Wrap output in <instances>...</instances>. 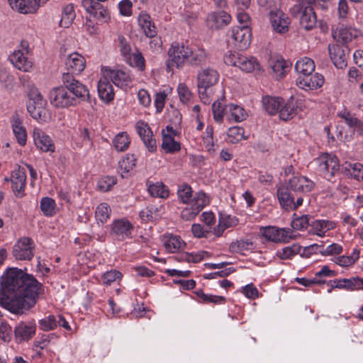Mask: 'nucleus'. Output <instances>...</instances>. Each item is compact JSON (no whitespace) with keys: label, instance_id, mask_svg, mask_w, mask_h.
<instances>
[{"label":"nucleus","instance_id":"nucleus-31","mask_svg":"<svg viewBox=\"0 0 363 363\" xmlns=\"http://www.w3.org/2000/svg\"><path fill=\"white\" fill-rule=\"evenodd\" d=\"M270 65L277 79H281L284 77L291 66L289 62H286L281 57L277 58L274 60H272Z\"/></svg>","mask_w":363,"mask_h":363},{"label":"nucleus","instance_id":"nucleus-50","mask_svg":"<svg viewBox=\"0 0 363 363\" xmlns=\"http://www.w3.org/2000/svg\"><path fill=\"white\" fill-rule=\"evenodd\" d=\"M345 285V290L355 291L363 289V279L357 277H352L350 279H342V281Z\"/></svg>","mask_w":363,"mask_h":363},{"label":"nucleus","instance_id":"nucleus-25","mask_svg":"<svg viewBox=\"0 0 363 363\" xmlns=\"http://www.w3.org/2000/svg\"><path fill=\"white\" fill-rule=\"evenodd\" d=\"M138 24L143 29L145 35L148 38H154L157 35L155 24L151 21L150 16L146 12H141L138 18Z\"/></svg>","mask_w":363,"mask_h":363},{"label":"nucleus","instance_id":"nucleus-41","mask_svg":"<svg viewBox=\"0 0 363 363\" xmlns=\"http://www.w3.org/2000/svg\"><path fill=\"white\" fill-rule=\"evenodd\" d=\"M75 12L72 4H68L64 7L60 26L64 28H68L73 22L75 18Z\"/></svg>","mask_w":363,"mask_h":363},{"label":"nucleus","instance_id":"nucleus-60","mask_svg":"<svg viewBox=\"0 0 363 363\" xmlns=\"http://www.w3.org/2000/svg\"><path fill=\"white\" fill-rule=\"evenodd\" d=\"M199 213V209L196 208L193 205L186 207L181 212V218L185 220H193Z\"/></svg>","mask_w":363,"mask_h":363},{"label":"nucleus","instance_id":"nucleus-38","mask_svg":"<svg viewBox=\"0 0 363 363\" xmlns=\"http://www.w3.org/2000/svg\"><path fill=\"white\" fill-rule=\"evenodd\" d=\"M148 191L153 197L166 199L169 196L168 188L162 182H156L148 186Z\"/></svg>","mask_w":363,"mask_h":363},{"label":"nucleus","instance_id":"nucleus-15","mask_svg":"<svg viewBox=\"0 0 363 363\" xmlns=\"http://www.w3.org/2000/svg\"><path fill=\"white\" fill-rule=\"evenodd\" d=\"M33 138L35 147L42 152L52 153L55 146L52 138L43 130L35 128L33 130Z\"/></svg>","mask_w":363,"mask_h":363},{"label":"nucleus","instance_id":"nucleus-40","mask_svg":"<svg viewBox=\"0 0 363 363\" xmlns=\"http://www.w3.org/2000/svg\"><path fill=\"white\" fill-rule=\"evenodd\" d=\"M284 230L269 226L264 229L263 236L268 240L280 242L284 238Z\"/></svg>","mask_w":363,"mask_h":363},{"label":"nucleus","instance_id":"nucleus-54","mask_svg":"<svg viewBox=\"0 0 363 363\" xmlns=\"http://www.w3.org/2000/svg\"><path fill=\"white\" fill-rule=\"evenodd\" d=\"M116 182L117 179L115 177H104L99 180L98 187L102 191H108L116 184Z\"/></svg>","mask_w":363,"mask_h":363},{"label":"nucleus","instance_id":"nucleus-64","mask_svg":"<svg viewBox=\"0 0 363 363\" xmlns=\"http://www.w3.org/2000/svg\"><path fill=\"white\" fill-rule=\"evenodd\" d=\"M198 91L202 103L204 104H209L212 100L211 88H198Z\"/></svg>","mask_w":363,"mask_h":363},{"label":"nucleus","instance_id":"nucleus-17","mask_svg":"<svg viewBox=\"0 0 363 363\" xmlns=\"http://www.w3.org/2000/svg\"><path fill=\"white\" fill-rule=\"evenodd\" d=\"M196 79L198 88H211L218 83L219 74L216 69L207 67L198 72Z\"/></svg>","mask_w":363,"mask_h":363},{"label":"nucleus","instance_id":"nucleus-14","mask_svg":"<svg viewBox=\"0 0 363 363\" xmlns=\"http://www.w3.org/2000/svg\"><path fill=\"white\" fill-rule=\"evenodd\" d=\"M135 128L148 151L150 152H155L157 150L156 140L153 138V133L148 124L143 121H139L135 125Z\"/></svg>","mask_w":363,"mask_h":363},{"label":"nucleus","instance_id":"nucleus-63","mask_svg":"<svg viewBox=\"0 0 363 363\" xmlns=\"http://www.w3.org/2000/svg\"><path fill=\"white\" fill-rule=\"evenodd\" d=\"M202 301L206 303L222 304L225 302V298L221 296L202 294Z\"/></svg>","mask_w":363,"mask_h":363},{"label":"nucleus","instance_id":"nucleus-39","mask_svg":"<svg viewBox=\"0 0 363 363\" xmlns=\"http://www.w3.org/2000/svg\"><path fill=\"white\" fill-rule=\"evenodd\" d=\"M21 123L18 118L13 121L12 127L13 131L15 135V137L17 140V142L19 145L23 146L26 143L27 140V134L26 128L22 126Z\"/></svg>","mask_w":363,"mask_h":363},{"label":"nucleus","instance_id":"nucleus-62","mask_svg":"<svg viewBox=\"0 0 363 363\" xmlns=\"http://www.w3.org/2000/svg\"><path fill=\"white\" fill-rule=\"evenodd\" d=\"M342 251V247L337 243H333L328 246L325 249L320 250L323 255H338Z\"/></svg>","mask_w":363,"mask_h":363},{"label":"nucleus","instance_id":"nucleus-46","mask_svg":"<svg viewBox=\"0 0 363 363\" xmlns=\"http://www.w3.org/2000/svg\"><path fill=\"white\" fill-rule=\"evenodd\" d=\"M136 165V158L133 155H128L119 162V167L122 170L121 177H125L124 173L130 172Z\"/></svg>","mask_w":363,"mask_h":363},{"label":"nucleus","instance_id":"nucleus-53","mask_svg":"<svg viewBox=\"0 0 363 363\" xmlns=\"http://www.w3.org/2000/svg\"><path fill=\"white\" fill-rule=\"evenodd\" d=\"M177 90L179 100L182 103L186 104L191 100L192 94L189 87L185 84H179Z\"/></svg>","mask_w":363,"mask_h":363},{"label":"nucleus","instance_id":"nucleus-58","mask_svg":"<svg viewBox=\"0 0 363 363\" xmlns=\"http://www.w3.org/2000/svg\"><path fill=\"white\" fill-rule=\"evenodd\" d=\"M208 203V199L203 192L196 194L193 199V205L196 208L199 209V212Z\"/></svg>","mask_w":363,"mask_h":363},{"label":"nucleus","instance_id":"nucleus-56","mask_svg":"<svg viewBox=\"0 0 363 363\" xmlns=\"http://www.w3.org/2000/svg\"><path fill=\"white\" fill-rule=\"evenodd\" d=\"M40 328L43 330H51L57 326V320L52 315L42 319L39 322Z\"/></svg>","mask_w":363,"mask_h":363},{"label":"nucleus","instance_id":"nucleus-61","mask_svg":"<svg viewBox=\"0 0 363 363\" xmlns=\"http://www.w3.org/2000/svg\"><path fill=\"white\" fill-rule=\"evenodd\" d=\"M241 55L238 52H229L224 55L223 61L227 65L238 67Z\"/></svg>","mask_w":363,"mask_h":363},{"label":"nucleus","instance_id":"nucleus-51","mask_svg":"<svg viewBox=\"0 0 363 363\" xmlns=\"http://www.w3.org/2000/svg\"><path fill=\"white\" fill-rule=\"evenodd\" d=\"M111 211L110 206L107 203H100L95 212L96 219L101 223L106 222L110 216Z\"/></svg>","mask_w":363,"mask_h":363},{"label":"nucleus","instance_id":"nucleus-47","mask_svg":"<svg viewBox=\"0 0 363 363\" xmlns=\"http://www.w3.org/2000/svg\"><path fill=\"white\" fill-rule=\"evenodd\" d=\"M56 203L54 199L44 197L40 201V209L45 216H52L55 213Z\"/></svg>","mask_w":363,"mask_h":363},{"label":"nucleus","instance_id":"nucleus-26","mask_svg":"<svg viewBox=\"0 0 363 363\" xmlns=\"http://www.w3.org/2000/svg\"><path fill=\"white\" fill-rule=\"evenodd\" d=\"M98 93L101 100L108 103L114 98L113 89L108 79L104 77L98 83Z\"/></svg>","mask_w":363,"mask_h":363},{"label":"nucleus","instance_id":"nucleus-33","mask_svg":"<svg viewBox=\"0 0 363 363\" xmlns=\"http://www.w3.org/2000/svg\"><path fill=\"white\" fill-rule=\"evenodd\" d=\"M259 67L258 61L254 57L241 55L240 61H238V67L245 72H252L255 69H259Z\"/></svg>","mask_w":363,"mask_h":363},{"label":"nucleus","instance_id":"nucleus-52","mask_svg":"<svg viewBox=\"0 0 363 363\" xmlns=\"http://www.w3.org/2000/svg\"><path fill=\"white\" fill-rule=\"evenodd\" d=\"M312 220L313 218L307 215L301 216L292 220L291 226L296 230L306 229L309 225H311Z\"/></svg>","mask_w":363,"mask_h":363},{"label":"nucleus","instance_id":"nucleus-1","mask_svg":"<svg viewBox=\"0 0 363 363\" xmlns=\"http://www.w3.org/2000/svg\"><path fill=\"white\" fill-rule=\"evenodd\" d=\"M43 291L42 284L16 267L8 269L0 279V305L14 314L33 308Z\"/></svg>","mask_w":363,"mask_h":363},{"label":"nucleus","instance_id":"nucleus-59","mask_svg":"<svg viewBox=\"0 0 363 363\" xmlns=\"http://www.w3.org/2000/svg\"><path fill=\"white\" fill-rule=\"evenodd\" d=\"M11 337V328L4 321H0V340L3 342H9Z\"/></svg>","mask_w":363,"mask_h":363},{"label":"nucleus","instance_id":"nucleus-22","mask_svg":"<svg viewBox=\"0 0 363 363\" xmlns=\"http://www.w3.org/2000/svg\"><path fill=\"white\" fill-rule=\"evenodd\" d=\"M9 60L16 68L23 72H29L33 67V62L22 50H15L9 55Z\"/></svg>","mask_w":363,"mask_h":363},{"label":"nucleus","instance_id":"nucleus-34","mask_svg":"<svg viewBox=\"0 0 363 363\" xmlns=\"http://www.w3.org/2000/svg\"><path fill=\"white\" fill-rule=\"evenodd\" d=\"M228 119L239 123L246 119L247 113L241 106L235 104L228 105Z\"/></svg>","mask_w":363,"mask_h":363},{"label":"nucleus","instance_id":"nucleus-32","mask_svg":"<svg viewBox=\"0 0 363 363\" xmlns=\"http://www.w3.org/2000/svg\"><path fill=\"white\" fill-rule=\"evenodd\" d=\"M295 69L301 76L312 74L315 70L314 61L309 57H303L296 62Z\"/></svg>","mask_w":363,"mask_h":363},{"label":"nucleus","instance_id":"nucleus-19","mask_svg":"<svg viewBox=\"0 0 363 363\" xmlns=\"http://www.w3.org/2000/svg\"><path fill=\"white\" fill-rule=\"evenodd\" d=\"M361 35V31L352 27H342L333 31V37L338 43H342V46L352 42L353 39L358 38Z\"/></svg>","mask_w":363,"mask_h":363},{"label":"nucleus","instance_id":"nucleus-21","mask_svg":"<svg viewBox=\"0 0 363 363\" xmlns=\"http://www.w3.org/2000/svg\"><path fill=\"white\" fill-rule=\"evenodd\" d=\"M85 65L84 57L77 52L69 55L65 61L67 72L73 75L79 74L84 69Z\"/></svg>","mask_w":363,"mask_h":363},{"label":"nucleus","instance_id":"nucleus-11","mask_svg":"<svg viewBox=\"0 0 363 363\" xmlns=\"http://www.w3.org/2000/svg\"><path fill=\"white\" fill-rule=\"evenodd\" d=\"M328 51L330 59L337 69H344L347 65V59L350 50L347 46L339 44L328 45Z\"/></svg>","mask_w":363,"mask_h":363},{"label":"nucleus","instance_id":"nucleus-2","mask_svg":"<svg viewBox=\"0 0 363 363\" xmlns=\"http://www.w3.org/2000/svg\"><path fill=\"white\" fill-rule=\"evenodd\" d=\"M168 60L166 62V69L168 72L173 67L182 69L185 64L193 67H200L208 61V53L203 48L192 49L184 44L174 43L169 48Z\"/></svg>","mask_w":363,"mask_h":363},{"label":"nucleus","instance_id":"nucleus-36","mask_svg":"<svg viewBox=\"0 0 363 363\" xmlns=\"http://www.w3.org/2000/svg\"><path fill=\"white\" fill-rule=\"evenodd\" d=\"M208 18L209 21L213 22L216 28L228 25L231 20L230 15L224 11L213 13Z\"/></svg>","mask_w":363,"mask_h":363},{"label":"nucleus","instance_id":"nucleus-55","mask_svg":"<svg viewBox=\"0 0 363 363\" xmlns=\"http://www.w3.org/2000/svg\"><path fill=\"white\" fill-rule=\"evenodd\" d=\"M164 247L169 252H175L182 246L179 237L171 236L164 241Z\"/></svg>","mask_w":363,"mask_h":363},{"label":"nucleus","instance_id":"nucleus-3","mask_svg":"<svg viewBox=\"0 0 363 363\" xmlns=\"http://www.w3.org/2000/svg\"><path fill=\"white\" fill-rule=\"evenodd\" d=\"M313 4H315V0H302L291 9L294 16L301 14L300 23L306 30L313 28L317 23Z\"/></svg>","mask_w":363,"mask_h":363},{"label":"nucleus","instance_id":"nucleus-6","mask_svg":"<svg viewBox=\"0 0 363 363\" xmlns=\"http://www.w3.org/2000/svg\"><path fill=\"white\" fill-rule=\"evenodd\" d=\"M51 104L59 108L74 106L78 102L62 85L52 88L49 94Z\"/></svg>","mask_w":363,"mask_h":363},{"label":"nucleus","instance_id":"nucleus-23","mask_svg":"<svg viewBox=\"0 0 363 363\" xmlns=\"http://www.w3.org/2000/svg\"><path fill=\"white\" fill-rule=\"evenodd\" d=\"M12 184L11 188L16 196L21 197L24 191L26 182V175L25 171L18 168L15 170L11 177Z\"/></svg>","mask_w":363,"mask_h":363},{"label":"nucleus","instance_id":"nucleus-37","mask_svg":"<svg viewBox=\"0 0 363 363\" xmlns=\"http://www.w3.org/2000/svg\"><path fill=\"white\" fill-rule=\"evenodd\" d=\"M130 143V139L125 132H121L117 134L113 140V145L117 151H125Z\"/></svg>","mask_w":363,"mask_h":363},{"label":"nucleus","instance_id":"nucleus-48","mask_svg":"<svg viewBox=\"0 0 363 363\" xmlns=\"http://www.w3.org/2000/svg\"><path fill=\"white\" fill-rule=\"evenodd\" d=\"M192 193L191 187L186 183L179 185L178 187V197L184 203H187L191 201Z\"/></svg>","mask_w":363,"mask_h":363},{"label":"nucleus","instance_id":"nucleus-45","mask_svg":"<svg viewBox=\"0 0 363 363\" xmlns=\"http://www.w3.org/2000/svg\"><path fill=\"white\" fill-rule=\"evenodd\" d=\"M228 105L223 106V103L218 99L212 104V111L214 120L218 123H221L223 119L224 113H228Z\"/></svg>","mask_w":363,"mask_h":363},{"label":"nucleus","instance_id":"nucleus-10","mask_svg":"<svg viewBox=\"0 0 363 363\" xmlns=\"http://www.w3.org/2000/svg\"><path fill=\"white\" fill-rule=\"evenodd\" d=\"M35 244L33 240L23 237L13 247L12 255L18 260H30L34 257Z\"/></svg>","mask_w":363,"mask_h":363},{"label":"nucleus","instance_id":"nucleus-13","mask_svg":"<svg viewBox=\"0 0 363 363\" xmlns=\"http://www.w3.org/2000/svg\"><path fill=\"white\" fill-rule=\"evenodd\" d=\"M104 76L117 86L125 89L131 84L130 75L121 69H114L110 67L102 68Z\"/></svg>","mask_w":363,"mask_h":363},{"label":"nucleus","instance_id":"nucleus-30","mask_svg":"<svg viewBox=\"0 0 363 363\" xmlns=\"http://www.w3.org/2000/svg\"><path fill=\"white\" fill-rule=\"evenodd\" d=\"M162 148L166 153H174L181 150V145L179 142L174 140V138L169 134H165L164 130L162 132Z\"/></svg>","mask_w":363,"mask_h":363},{"label":"nucleus","instance_id":"nucleus-42","mask_svg":"<svg viewBox=\"0 0 363 363\" xmlns=\"http://www.w3.org/2000/svg\"><path fill=\"white\" fill-rule=\"evenodd\" d=\"M301 247L299 245L293 244L291 246L278 250L277 256L281 259H289L300 253Z\"/></svg>","mask_w":363,"mask_h":363},{"label":"nucleus","instance_id":"nucleus-4","mask_svg":"<svg viewBox=\"0 0 363 363\" xmlns=\"http://www.w3.org/2000/svg\"><path fill=\"white\" fill-rule=\"evenodd\" d=\"M62 86L78 103L79 101L89 100V89L72 74L64 72L62 75Z\"/></svg>","mask_w":363,"mask_h":363},{"label":"nucleus","instance_id":"nucleus-8","mask_svg":"<svg viewBox=\"0 0 363 363\" xmlns=\"http://www.w3.org/2000/svg\"><path fill=\"white\" fill-rule=\"evenodd\" d=\"M315 162L318 164V171L328 180H330L340 170L339 160L335 155L324 154L318 158Z\"/></svg>","mask_w":363,"mask_h":363},{"label":"nucleus","instance_id":"nucleus-57","mask_svg":"<svg viewBox=\"0 0 363 363\" xmlns=\"http://www.w3.org/2000/svg\"><path fill=\"white\" fill-rule=\"evenodd\" d=\"M122 274L118 270H111L106 272L102 276V281L104 284L111 285V283L116 281L118 279H121Z\"/></svg>","mask_w":363,"mask_h":363},{"label":"nucleus","instance_id":"nucleus-12","mask_svg":"<svg viewBox=\"0 0 363 363\" xmlns=\"http://www.w3.org/2000/svg\"><path fill=\"white\" fill-rule=\"evenodd\" d=\"M133 225L126 218L115 220L111 225V233L118 240H125L132 238Z\"/></svg>","mask_w":363,"mask_h":363},{"label":"nucleus","instance_id":"nucleus-43","mask_svg":"<svg viewBox=\"0 0 363 363\" xmlns=\"http://www.w3.org/2000/svg\"><path fill=\"white\" fill-rule=\"evenodd\" d=\"M28 111L31 117L38 121H45L46 118L45 105H27Z\"/></svg>","mask_w":363,"mask_h":363},{"label":"nucleus","instance_id":"nucleus-5","mask_svg":"<svg viewBox=\"0 0 363 363\" xmlns=\"http://www.w3.org/2000/svg\"><path fill=\"white\" fill-rule=\"evenodd\" d=\"M277 196L281 208L287 211L296 210L303 202V195L295 196L284 184L277 189Z\"/></svg>","mask_w":363,"mask_h":363},{"label":"nucleus","instance_id":"nucleus-28","mask_svg":"<svg viewBox=\"0 0 363 363\" xmlns=\"http://www.w3.org/2000/svg\"><path fill=\"white\" fill-rule=\"evenodd\" d=\"M311 231L318 236H323L325 233L335 228V223L326 220H312L311 223Z\"/></svg>","mask_w":363,"mask_h":363},{"label":"nucleus","instance_id":"nucleus-24","mask_svg":"<svg viewBox=\"0 0 363 363\" xmlns=\"http://www.w3.org/2000/svg\"><path fill=\"white\" fill-rule=\"evenodd\" d=\"M13 9L21 13H32L37 11L40 4L37 0H8Z\"/></svg>","mask_w":363,"mask_h":363},{"label":"nucleus","instance_id":"nucleus-16","mask_svg":"<svg viewBox=\"0 0 363 363\" xmlns=\"http://www.w3.org/2000/svg\"><path fill=\"white\" fill-rule=\"evenodd\" d=\"M324 77L319 73L309 74L299 76L296 84L300 88L306 91L315 90L320 88L324 84Z\"/></svg>","mask_w":363,"mask_h":363},{"label":"nucleus","instance_id":"nucleus-9","mask_svg":"<svg viewBox=\"0 0 363 363\" xmlns=\"http://www.w3.org/2000/svg\"><path fill=\"white\" fill-rule=\"evenodd\" d=\"M296 195H303V199L308 198L307 194L315 187V183L304 176H293L284 184Z\"/></svg>","mask_w":363,"mask_h":363},{"label":"nucleus","instance_id":"nucleus-18","mask_svg":"<svg viewBox=\"0 0 363 363\" xmlns=\"http://www.w3.org/2000/svg\"><path fill=\"white\" fill-rule=\"evenodd\" d=\"M269 18L272 26L275 31L284 33L288 31L291 23L290 18L281 10L271 11Z\"/></svg>","mask_w":363,"mask_h":363},{"label":"nucleus","instance_id":"nucleus-49","mask_svg":"<svg viewBox=\"0 0 363 363\" xmlns=\"http://www.w3.org/2000/svg\"><path fill=\"white\" fill-rule=\"evenodd\" d=\"M359 257V250L354 249L350 256H340L337 258L336 263L342 267H349L353 264Z\"/></svg>","mask_w":363,"mask_h":363},{"label":"nucleus","instance_id":"nucleus-20","mask_svg":"<svg viewBox=\"0 0 363 363\" xmlns=\"http://www.w3.org/2000/svg\"><path fill=\"white\" fill-rule=\"evenodd\" d=\"M36 325L33 322H21L14 330L15 338L18 342L28 341L35 333Z\"/></svg>","mask_w":363,"mask_h":363},{"label":"nucleus","instance_id":"nucleus-44","mask_svg":"<svg viewBox=\"0 0 363 363\" xmlns=\"http://www.w3.org/2000/svg\"><path fill=\"white\" fill-rule=\"evenodd\" d=\"M252 245V242L249 240H240L232 242L229 247V250L231 252L244 255L243 252L251 250Z\"/></svg>","mask_w":363,"mask_h":363},{"label":"nucleus","instance_id":"nucleus-7","mask_svg":"<svg viewBox=\"0 0 363 363\" xmlns=\"http://www.w3.org/2000/svg\"><path fill=\"white\" fill-rule=\"evenodd\" d=\"M229 41L239 50H245L251 43V30L247 25L235 26L229 31Z\"/></svg>","mask_w":363,"mask_h":363},{"label":"nucleus","instance_id":"nucleus-27","mask_svg":"<svg viewBox=\"0 0 363 363\" xmlns=\"http://www.w3.org/2000/svg\"><path fill=\"white\" fill-rule=\"evenodd\" d=\"M341 171L357 181L363 180V165L360 163L345 162L342 165Z\"/></svg>","mask_w":363,"mask_h":363},{"label":"nucleus","instance_id":"nucleus-35","mask_svg":"<svg viewBox=\"0 0 363 363\" xmlns=\"http://www.w3.org/2000/svg\"><path fill=\"white\" fill-rule=\"evenodd\" d=\"M296 113L297 106L296 103L294 102L292 97L284 104V106L279 108L280 118L284 121L291 119L296 115Z\"/></svg>","mask_w":363,"mask_h":363},{"label":"nucleus","instance_id":"nucleus-29","mask_svg":"<svg viewBox=\"0 0 363 363\" xmlns=\"http://www.w3.org/2000/svg\"><path fill=\"white\" fill-rule=\"evenodd\" d=\"M283 104V99L279 97L265 96L262 98V105L265 111L270 115L276 114Z\"/></svg>","mask_w":363,"mask_h":363}]
</instances>
